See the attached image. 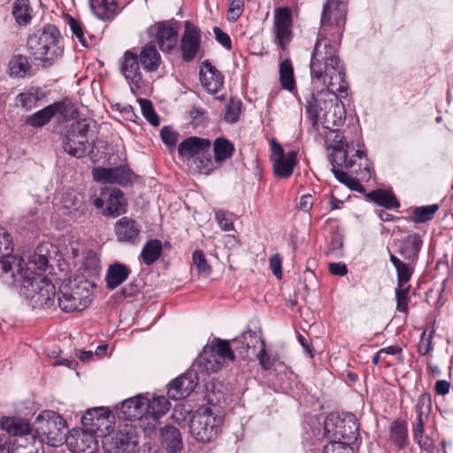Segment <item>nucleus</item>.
Segmentation results:
<instances>
[{
    "label": "nucleus",
    "instance_id": "1",
    "mask_svg": "<svg viewBox=\"0 0 453 453\" xmlns=\"http://www.w3.org/2000/svg\"><path fill=\"white\" fill-rule=\"evenodd\" d=\"M340 38L319 34L311 58L310 68L312 80H322L328 89L346 97L348 82L345 68L338 55Z\"/></svg>",
    "mask_w": 453,
    "mask_h": 453
},
{
    "label": "nucleus",
    "instance_id": "2",
    "mask_svg": "<svg viewBox=\"0 0 453 453\" xmlns=\"http://www.w3.org/2000/svg\"><path fill=\"white\" fill-rule=\"evenodd\" d=\"M326 135V144L328 150H332L329 154V161L332 167H345L351 173H358L361 179L365 180L370 177V167L368 158L363 150H357L355 154L350 155L352 150L344 137L337 129L330 128Z\"/></svg>",
    "mask_w": 453,
    "mask_h": 453
},
{
    "label": "nucleus",
    "instance_id": "3",
    "mask_svg": "<svg viewBox=\"0 0 453 453\" xmlns=\"http://www.w3.org/2000/svg\"><path fill=\"white\" fill-rule=\"evenodd\" d=\"M27 49L35 60L42 63V66H50L64 51L58 27L52 24H46L42 30L29 36Z\"/></svg>",
    "mask_w": 453,
    "mask_h": 453
},
{
    "label": "nucleus",
    "instance_id": "4",
    "mask_svg": "<svg viewBox=\"0 0 453 453\" xmlns=\"http://www.w3.org/2000/svg\"><path fill=\"white\" fill-rule=\"evenodd\" d=\"M90 283L79 278L64 280L58 288V304L65 312L81 311L91 302Z\"/></svg>",
    "mask_w": 453,
    "mask_h": 453
},
{
    "label": "nucleus",
    "instance_id": "5",
    "mask_svg": "<svg viewBox=\"0 0 453 453\" xmlns=\"http://www.w3.org/2000/svg\"><path fill=\"white\" fill-rule=\"evenodd\" d=\"M223 422V417L215 413L211 408H201L190 420V434L199 442H211L220 434Z\"/></svg>",
    "mask_w": 453,
    "mask_h": 453
},
{
    "label": "nucleus",
    "instance_id": "6",
    "mask_svg": "<svg viewBox=\"0 0 453 453\" xmlns=\"http://www.w3.org/2000/svg\"><path fill=\"white\" fill-rule=\"evenodd\" d=\"M20 292L35 306L51 308L55 304L56 288L44 275L25 274L20 280Z\"/></svg>",
    "mask_w": 453,
    "mask_h": 453
},
{
    "label": "nucleus",
    "instance_id": "7",
    "mask_svg": "<svg viewBox=\"0 0 453 453\" xmlns=\"http://www.w3.org/2000/svg\"><path fill=\"white\" fill-rule=\"evenodd\" d=\"M347 0H326L321 16L320 35L342 38L346 22Z\"/></svg>",
    "mask_w": 453,
    "mask_h": 453
},
{
    "label": "nucleus",
    "instance_id": "8",
    "mask_svg": "<svg viewBox=\"0 0 453 453\" xmlns=\"http://www.w3.org/2000/svg\"><path fill=\"white\" fill-rule=\"evenodd\" d=\"M88 131L89 123L86 119L72 123L63 139L65 152L77 158L83 157L87 154Z\"/></svg>",
    "mask_w": 453,
    "mask_h": 453
},
{
    "label": "nucleus",
    "instance_id": "9",
    "mask_svg": "<svg viewBox=\"0 0 453 453\" xmlns=\"http://www.w3.org/2000/svg\"><path fill=\"white\" fill-rule=\"evenodd\" d=\"M37 431L46 436L48 442L58 446L66 441L65 421L53 411L39 415L35 420Z\"/></svg>",
    "mask_w": 453,
    "mask_h": 453
},
{
    "label": "nucleus",
    "instance_id": "10",
    "mask_svg": "<svg viewBox=\"0 0 453 453\" xmlns=\"http://www.w3.org/2000/svg\"><path fill=\"white\" fill-rule=\"evenodd\" d=\"M358 426L351 418H342L337 413H330L324 422L325 436L329 440L342 441L357 436Z\"/></svg>",
    "mask_w": 453,
    "mask_h": 453
},
{
    "label": "nucleus",
    "instance_id": "11",
    "mask_svg": "<svg viewBox=\"0 0 453 453\" xmlns=\"http://www.w3.org/2000/svg\"><path fill=\"white\" fill-rule=\"evenodd\" d=\"M178 32L179 24L170 20L157 22L148 28L149 35L164 53H170L177 47Z\"/></svg>",
    "mask_w": 453,
    "mask_h": 453
},
{
    "label": "nucleus",
    "instance_id": "12",
    "mask_svg": "<svg viewBox=\"0 0 453 453\" xmlns=\"http://www.w3.org/2000/svg\"><path fill=\"white\" fill-rule=\"evenodd\" d=\"M180 50L184 62L193 61L202 50V35L199 27L190 21L185 22L180 40Z\"/></svg>",
    "mask_w": 453,
    "mask_h": 453
},
{
    "label": "nucleus",
    "instance_id": "13",
    "mask_svg": "<svg viewBox=\"0 0 453 453\" xmlns=\"http://www.w3.org/2000/svg\"><path fill=\"white\" fill-rule=\"evenodd\" d=\"M138 443L136 431L132 425L120 426L110 436L107 442L108 453H131Z\"/></svg>",
    "mask_w": 453,
    "mask_h": 453
},
{
    "label": "nucleus",
    "instance_id": "14",
    "mask_svg": "<svg viewBox=\"0 0 453 453\" xmlns=\"http://www.w3.org/2000/svg\"><path fill=\"white\" fill-rule=\"evenodd\" d=\"M292 12L288 7H279L274 10L273 32L278 46L286 50L292 39Z\"/></svg>",
    "mask_w": 453,
    "mask_h": 453
},
{
    "label": "nucleus",
    "instance_id": "15",
    "mask_svg": "<svg viewBox=\"0 0 453 453\" xmlns=\"http://www.w3.org/2000/svg\"><path fill=\"white\" fill-rule=\"evenodd\" d=\"M329 94L340 96L339 94L330 91L326 86V90L322 89L317 93H311L306 99V111L314 127L325 117L328 110H331L333 107V100L327 99ZM341 97L342 96H341Z\"/></svg>",
    "mask_w": 453,
    "mask_h": 453
},
{
    "label": "nucleus",
    "instance_id": "16",
    "mask_svg": "<svg viewBox=\"0 0 453 453\" xmlns=\"http://www.w3.org/2000/svg\"><path fill=\"white\" fill-rule=\"evenodd\" d=\"M141 66L137 54L131 50H126L119 60V72L132 88L139 89L145 85Z\"/></svg>",
    "mask_w": 453,
    "mask_h": 453
},
{
    "label": "nucleus",
    "instance_id": "17",
    "mask_svg": "<svg viewBox=\"0 0 453 453\" xmlns=\"http://www.w3.org/2000/svg\"><path fill=\"white\" fill-rule=\"evenodd\" d=\"M92 177L98 183L127 186L132 183L134 173L126 166L111 168L98 166L92 169Z\"/></svg>",
    "mask_w": 453,
    "mask_h": 453
},
{
    "label": "nucleus",
    "instance_id": "18",
    "mask_svg": "<svg viewBox=\"0 0 453 453\" xmlns=\"http://www.w3.org/2000/svg\"><path fill=\"white\" fill-rule=\"evenodd\" d=\"M199 379V372L192 365L189 370L172 381L167 391L168 397L180 400L188 396L197 386Z\"/></svg>",
    "mask_w": 453,
    "mask_h": 453
},
{
    "label": "nucleus",
    "instance_id": "19",
    "mask_svg": "<svg viewBox=\"0 0 453 453\" xmlns=\"http://www.w3.org/2000/svg\"><path fill=\"white\" fill-rule=\"evenodd\" d=\"M199 75L203 88L218 99H221L218 96V93L223 88L224 85V76L221 73L209 60H205L202 63Z\"/></svg>",
    "mask_w": 453,
    "mask_h": 453
},
{
    "label": "nucleus",
    "instance_id": "20",
    "mask_svg": "<svg viewBox=\"0 0 453 453\" xmlns=\"http://www.w3.org/2000/svg\"><path fill=\"white\" fill-rule=\"evenodd\" d=\"M65 103L58 101L27 116L25 123L29 127L39 128L46 126L57 114L65 116Z\"/></svg>",
    "mask_w": 453,
    "mask_h": 453
},
{
    "label": "nucleus",
    "instance_id": "21",
    "mask_svg": "<svg viewBox=\"0 0 453 453\" xmlns=\"http://www.w3.org/2000/svg\"><path fill=\"white\" fill-rule=\"evenodd\" d=\"M114 232L120 242L136 243L140 241L141 228L136 220L129 217H122L116 221Z\"/></svg>",
    "mask_w": 453,
    "mask_h": 453
},
{
    "label": "nucleus",
    "instance_id": "22",
    "mask_svg": "<svg viewBox=\"0 0 453 453\" xmlns=\"http://www.w3.org/2000/svg\"><path fill=\"white\" fill-rule=\"evenodd\" d=\"M207 147H211V142L209 139L190 136L179 144L178 153L179 156L185 160H194L197 158Z\"/></svg>",
    "mask_w": 453,
    "mask_h": 453
},
{
    "label": "nucleus",
    "instance_id": "23",
    "mask_svg": "<svg viewBox=\"0 0 453 453\" xmlns=\"http://www.w3.org/2000/svg\"><path fill=\"white\" fill-rule=\"evenodd\" d=\"M120 0H89L93 13L101 20L111 21L119 14L123 6Z\"/></svg>",
    "mask_w": 453,
    "mask_h": 453
},
{
    "label": "nucleus",
    "instance_id": "24",
    "mask_svg": "<svg viewBox=\"0 0 453 453\" xmlns=\"http://www.w3.org/2000/svg\"><path fill=\"white\" fill-rule=\"evenodd\" d=\"M422 245L421 236L418 233H413L400 241L398 253L404 260L417 263Z\"/></svg>",
    "mask_w": 453,
    "mask_h": 453
},
{
    "label": "nucleus",
    "instance_id": "25",
    "mask_svg": "<svg viewBox=\"0 0 453 453\" xmlns=\"http://www.w3.org/2000/svg\"><path fill=\"white\" fill-rule=\"evenodd\" d=\"M224 361L218 359L215 351L211 347H205L201 355L197 357L193 366L202 374H209L218 372L223 365Z\"/></svg>",
    "mask_w": 453,
    "mask_h": 453
},
{
    "label": "nucleus",
    "instance_id": "26",
    "mask_svg": "<svg viewBox=\"0 0 453 453\" xmlns=\"http://www.w3.org/2000/svg\"><path fill=\"white\" fill-rule=\"evenodd\" d=\"M103 196H106V207L104 214L106 216L117 217L127 211V200L124 194L118 188H113L102 193Z\"/></svg>",
    "mask_w": 453,
    "mask_h": 453
},
{
    "label": "nucleus",
    "instance_id": "27",
    "mask_svg": "<svg viewBox=\"0 0 453 453\" xmlns=\"http://www.w3.org/2000/svg\"><path fill=\"white\" fill-rule=\"evenodd\" d=\"M137 56L142 68L146 73L157 72L162 63L161 56L152 43L145 44Z\"/></svg>",
    "mask_w": 453,
    "mask_h": 453
},
{
    "label": "nucleus",
    "instance_id": "28",
    "mask_svg": "<svg viewBox=\"0 0 453 453\" xmlns=\"http://www.w3.org/2000/svg\"><path fill=\"white\" fill-rule=\"evenodd\" d=\"M389 260L395 269L398 287L401 288L404 285H409L408 283L414 273L417 263L404 259L402 260L392 253L389 255Z\"/></svg>",
    "mask_w": 453,
    "mask_h": 453
},
{
    "label": "nucleus",
    "instance_id": "29",
    "mask_svg": "<svg viewBox=\"0 0 453 453\" xmlns=\"http://www.w3.org/2000/svg\"><path fill=\"white\" fill-rule=\"evenodd\" d=\"M74 453H97L98 444L95 435L90 432L82 431L70 439Z\"/></svg>",
    "mask_w": 453,
    "mask_h": 453
},
{
    "label": "nucleus",
    "instance_id": "30",
    "mask_svg": "<svg viewBox=\"0 0 453 453\" xmlns=\"http://www.w3.org/2000/svg\"><path fill=\"white\" fill-rule=\"evenodd\" d=\"M160 441L163 448L169 452L176 453L182 449L180 432L173 426L167 425L161 429Z\"/></svg>",
    "mask_w": 453,
    "mask_h": 453
},
{
    "label": "nucleus",
    "instance_id": "31",
    "mask_svg": "<svg viewBox=\"0 0 453 453\" xmlns=\"http://www.w3.org/2000/svg\"><path fill=\"white\" fill-rule=\"evenodd\" d=\"M388 441L401 450L408 445V426L405 420L396 418L389 426Z\"/></svg>",
    "mask_w": 453,
    "mask_h": 453
},
{
    "label": "nucleus",
    "instance_id": "32",
    "mask_svg": "<svg viewBox=\"0 0 453 453\" xmlns=\"http://www.w3.org/2000/svg\"><path fill=\"white\" fill-rule=\"evenodd\" d=\"M332 172L334 174L335 178L342 183L345 184L351 190L357 191L359 193H363L365 191L364 186L360 183V181H368L371 177L363 180L361 179V175L358 173H351L345 167L338 166L332 167ZM370 176L372 173H370Z\"/></svg>",
    "mask_w": 453,
    "mask_h": 453
},
{
    "label": "nucleus",
    "instance_id": "33",
    "mask_svg": "<svg viewBox=\"0 0 453 453\" xmlns=\"http://www.w3.org/2000/svg\"><path fill=\"white\" fill-rule=\"evenodd\" d=\"M130 269L121 263H115L109 266L106 275L105 283L110 290H113L121 285L129 276Z\"/></svg>",
    "mask_w": 453,
    "mask_h": 453
},
{
    "label": "nucleus",
    "instance_id": "34",
    "mask_svg": "<svg viewBox=\"0 0 453 453\" xmlns=\"http://www.w3.org/2000/svg\"><path fill=\"white\" fill-rule=\"evenodd\" d=\"M297 164V152L290 150L285 157L274 159L273 163V173L280 178H289Z\"/></svg>",
    "mask_w": 453,
    "mask_h": 453
},
{
    "label": "nucleus",
    "instance_id": "35",
    "mask_svg": "<svg viewBox=\"0 0 453 453\" xmlns=\"http://www.w3.org/2000/svg\"><path fill=\"white\" fill-rule=\"evenodd\" d=\"M24 260L19 259L18 264L17 273L20 280H24V275L27 273L30 276H33V274L43 275L42 273L46 271L48 265V259L44 256L35 257L26 264V268L22 266Z\"/></svg>",
    "mask_w": 453,
    "mask_h": 453
},
{
    "label": "nucleus",
    "instance_id": "36",
    "mask_svg": "<svg viewBox=\"0 0 453 453\" xmlns=\"http://www.w3.org/2000/svg\"><path fill=\"white\" fill-rule=\"evenodd\" d=\"M171 408V403L164 395L153 396L150 400L146 398V414L154 420L165 415Z\"/></svg>",
    "mask_w": 453,
    "mask_h": 453
},
{
    "label": "nucleus",
    "instance_id": "37",
    "mask_svg": "<svg viewBox=\"0 0 453 453\" xmlns=\"http://www.w3.org/2000/svg\"><path fill=\"white\" fill-rule=\"evenodd\" d=\"M122 409L127 418H141L143 413H146V398L143 396L131 397L123 402Z\"/></svg>",
    "mask_w": 453,
    "mask_h": 453
},
{
    "label": "nucleus",
    "instance_id": "38",
    "mask_svg": "<svg viewBox=\"0 0 453 453\" xmlns=\"http://www.w3.org/2000/svg\"><path fill=\"white\" fill-rule=\"evenodd\" d=\"M12 15L19 26H27L33 18V8L29 0H15L12 4Z\"/></svg>",
    "mask_w": 453,
    "mask_h": 453
},
{
    "label": "nucleus",
    "instance_id": "39",
    "mask_svg": "<svg viewBox=\"0 0 453 453\" xmlns=\"http://www.w3.org/2000/svg\"><path fill=\"white\" fill-rule=\"evenodd\" d=\"M234 150V143L226 138L219 137L213 142L214 160L216 163H222L231 158Z\"/></svg>",
    "mask_w": 453,
    "mask_h": 453
},
{
    "label": "nucleus",
    "instance_id": "40",
    "mask_svg": "<svg viewBox=\"0 0 453 453\" xmlns=\"http://www.w3.org/2000/svg\"><path fill=\"white\" fill-rule=\"evenodd\" d=\"M366 197L386 209H394L400 206V203L391 192L385 189H376L366 195Z\"/></svg>",
    "mask_w": 453,
    "mask_h": 453
},
{
    "label": "nucleus",
    "instance_id": "41",
    "mask_svg": "<svg viewBox=\"0 0 453 453\" xmlns=\"http://www.w3.org/2000/svg\"><path fill=\"white\" fill-rule=\"evenodd\" d=\"M42 98V92L35 88H31L26 92L19 93L16 97V104L28 111L38 106Z\"/></svg>",
    "mask_w": 453,
    "mask_h": 453
},
{
    "label": "nucleus",
    "instance_id": "42",
    "mask_svg": "<svg viewBox=\"0 0 453 453\" xmlns=\"http://www.w3.org/2000/svg\"><path fill=\"white\" fill-rule=\"evenodd\" d=\"M31 71V65L26 56L14 55L8 63V72L12 77H25Z\"/></svg>",
    "mask_w": 453,
    "mask_h": 453
},
{
    "label": "nucleus",
    "instance_id": "43",
    "mask_svg": "<svg viewBox=\"0 0 453 453\" xmlns=\"http://www.w3.org/2000/svg\"><path fill=\"white\" fill-rule=\"evenodd\" d=\"M279 74L282 88L290 92L296 90L294 69L289 59H285L280 64Z\"/></svg>",
    "mask_w": 453,
    "mask_h": 453
},
{
    "label": "nucleus",
    "instance_id": "44",
    "mask_svg": "<svg viewBox=\"0 0 453 453\" xmlns=\"http://www.w3.org/2000/svg\"><path fill=\"white\" fill-rule=\"evenodd\" d=\"M162 243L157 239L148 241L141 252V257L146 265L154 264L161 256Z\"/></svg>",
    "mask_w": 453,
    "mask_h": 453
},
{
    "label": "nucleus",
    "instance_id": "45",
    "mask_svg": "<svg viewBox=\"0 0 453 453\" xmlns=\"http://www.w3.org/2000/svg\"><path fill=\"white\" fill-rule=\"evenodd\" d=\"M205 347L212 348L219 360L221 359L225 362L226 359L229 361H234L235 359V355L231 349L229 342L226 340L213 338Z\"/></svg>",
    "mask_w": 453,
    "mask_h": 453
},
{
    "label": "nucleus",
    "instance_id": "46",
    "mask_svg": "<svg viewBox=\"0 0 453 453\" xmlns=\"http://www.w3.org/2000/svg\"><path fill=\"white\" fill-rule=\"evenodd\" d=\"M345 120V111L343 106L334 104L331 110L323 118V125L326 129L334 128L342 126Z\"/></svg>",
    "mask_w": 453,
    "mask_h": 453
},
{
    "label": "nucleus",
    "instance_id": "47",
    "mask_svg": "<svg viewBox=\"0 0 453 453\" xmlns=\"http://www.w3.org/2000/svg\"><path fill=\"white\" fill-rule=\"evenodd\" d=\"M439 205L436 203L418 206L412 209L411 220L414 223H425L434 219L435 213L439 211Z\"/></svg>",
    "mask_w": 453,
    "mask_h": 453
},
{
    "label": "nucleus",
    "instance_id": "48",
    "mask_svg": "<svg viewBox=\"0 0 453 453\" xmlns=\"http://www.w3.org/2000/svg\"><path fill=\"white\" fill-rule=\"evenodd\" d=\"M105 409L102 407L88 409L81 418L82 425L91 432L96 431L99 428L100 419L105 418Z\"/></svg>",
    "mask_w": 453,
    "mask_h": 453
},
{
    "label": "nucleus",
    "instance_id": "49",
    "mask_svg": "<svg viewBox=\"0 0 453 453\" xmlns=\"http://www.w3.org/2000/svg\"><path fill=\"white\" fill-rule=\"evenodd\" d=\"M15 260V257L12 255L0 256V279L8 285L14 284L17 280V276L12 268Z\"/></svg>",
    "mask_w": 453,
    "mask_h": 453
},
{
    "label": "nucleus",
    "instance_id": "50",
    "mask_svg": "<svg viewBox=\"0 0 453 453\" xmlns=\"http://www.w3.org/2000/svg\"><path fill=\"white\" fill-rule=\"evenodd\" d=\"M84 272L88 276H96L101 269L99 257L93 250H88L82 264Z\"/></svg>",
    "mask_w": 453,
    "mask_h": 453
},
{
    "label": "nucleus",
    "instance_id": "51",
    "mask_svg": "<svg viewBox=\"0 0 453 453\" xmlns=\"http://www.w3.org/2000/svg\"><path fill=\"white\" fill-rule=\"evenodd\" d=\"M242 103L240 99L231 98L225 108L224 120L227 123H236L240 119Z\"/></svg>",
    "mask_w": 453,
    "mask_h": 453
},
{
    "label": "nucleus",
    "instance_id": "52",
    "mask_svg": "<svg viewBox=\"0 0 453 453\" xmlns=\"http://www.w3.org/2000/svg\"><path fill=\"white\" fill-rule=\"evenodd\" d=\"M193 162L201 173L209 174L212 172L214 165L211 154V147H207Z\"/></svg>",
    "mask_w": 453,
    "mask_h": 453
},
{
    "label": "nucleus",
    "instance_id": "53",
    "mask_svg": "<svg viewBox=\"0 0 453 453\" xmlns=\"http://www.w3.org/2000/svg\"><path fill=\"white\" fill-rule=\"evenodd\" d=\"M411 290V285H404L403 287H396L395 288V300H396V310L399 312L408 313V303H409V293Z\"/></svg>",
    "mask_w": 453,
    "mask_h": 453
},
{
    "label": "nucleus",
    "instance_id": "54",
    "mask_svg": "<svg viewBox=\"0 0 453 453\" xmlns=\"http://www.w3.org/2000/svg\"><path fill=\"white\" fill-rule=\"evenodd\" d=\"M140 105L142 109V115L144 118L150 122L152 126L157 127L159 125V117L156 113L152 104L148 99H140Z\"/></svg>",
    "mask_w": 453,
    "mask_h": 453
},
{
    "label": "nucleus",
    "instance_id": "55",
    "mask_svg": "<svg viewBox=\"0 0 453 453\" xmlns=\"http://www.w3.org/2000/svg\"><path fill=\"white\" fill-rule=\"evenodd\" d=\"M61 203L63 208H65L69 214H72L79 211L82 203L75 194L65 193L61 199Z\"/></svg>",
    "mask_w": 453,
    "mask_h": 453
},
{
    "label": "nucleus",
    "instance_id": "56",
    "mask_svg": "<svg viewBox=\"0 0 453 453\" xmlns=\"http://www.w3.org/2000/svg\"><path fill=\"white\" fill-rule=\"evenodd\" d=\"M65 19L73 35H74L83 46H87L88 43L86 42L82 24L70 15H67Z\"/></svg>",
    "mask_w": 453,
    "mask_h": 453
},
{
    "label": "nucleus",
    "instance_id": "57",
    "mask_svg": "<svg viewBox=\"0 0 453 453\" xmlns=\"http://www.w3.org/2000/svg\"><path fill=\"white\" fill-rule=\"evenodd\" d=\"M193 263L198 270L200 274L204 276H208L211 272V267L207 263V260L204 257V255L202 250H196L193 253Z\"/></svg>",
    "mask_w": 453,
    "mask_h": 453
},
{
    "label": "nucleus",
    "instance_id": "58",
    "mask_svg": "<svg viewBox=\"0 0 453 453\" xmlns=\"http://www.w3.org/2000/svg\"><path fill=\"white\" fill-rule=\"evenodd\" d=\"M13 250L11 234L4 227H0V256L12 255Z\"/></svg>",
    "mask_w": 453,
    "mask_h": 453
},
{
    "label": "nucleus",
    "instance_id": "59",
    "mask_svg": "<svg viewBox=\"0 0 453 453\" xmlns=\"http://www.w3.org/2000/svg\"><path fill=\"white\" fill-rule=\"evenodd\" d=\"M427 418L428 414L426 413L425 411H418V412H417L416 422L412 429L414 438L420 437L424 434L425 422L427 419Z\"/></svg>",
    "mask_w": 453,
    "mask_h": 453
},
{
    "label": "nucleus",
    "instance_id": "60",
    "mask_svg": "<svg viewBox=\"0 0 453 453\" xmlns=\"http://www.w3.org/2000/svg\"><path fill=\"white\" fill-rule=\"evenodd\" d=\"M432 407V398L428 392L422 393L418 398L415 406L416 412L418 411H425L428 414Z\"/></svg>",
    "mask_w": 453,
    "mask_h": 453
},
{
    "label": "nucleus",
    "instance_id": "61",
    "mask_svg": "<svg viewBox=\"0 0 453 453\" xmlns=\"http://www.w3.org/2000/svg\"><path fill=\"white\" fill-rule=\"evenodd\" d=\"M229 7L228 12L230 17L228 19L235 21L243 12V0H228Z\"/></svg>",
    "mask_w": 453,
    "mask_h": 453
},
{
    "label": "nucleus",
    "instance_id": "62",
    "mask_svg": "<svg viewBox=\"0 0 453 453\" xmlns=\"http://www.w3.org/2000/svg\"><path fill=\"white\" fill-rule=\"evenodd\" d=\"M216 220L223 231H231L234 229V223L227 217L226 211L220 210L216 212Z\"/></svg>",
    "mask_w": 453,
    "mask_h": 453
},
{
    "label": "nucleus",
    "instance_id": "63",
    "mask_svg": "<svg viewBox=\"0 0 453 453\" xmlns=\"http://www.w3.org/2000/svg\"><path fill=\"white\" fill-rule=\"evenodd\" d=\"M162 141L168 146H175L178 134L168 127H164L160 131Z\"/></svg>",
    "mask_w": 453,
    "mask_h": 453
},
{
    "label": "nucleus",
    "instance_id": "64",
    "mask_svg": "<svg viewBox=\"0 0 453 453\" xmlns=\"http://www.w3.org/2000/svg\"><path fill=\"white\" fill-rule=\"evenodd\" d=\"M347 442L330 440V442L324 447L323 453H343Z\"/></svg>",
    "mask_w": 453,
    "mask_h": 453
}]
</instances>
